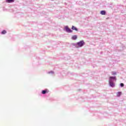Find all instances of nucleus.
<instances>
[{
	"mask_svg": "<svg viewBox=\"0 0 126 126\" xmlns=\"http://www.w3.org/2000/svg\"><path fill=\"white\" fill-rule=\"evenodd\" d=\"M116 74H117V73L116 72H114L112 73L113 75H115Z\"/></svg>",
	"mask_w": 126,
	"mask_h": 126,
	"instance_id": "13",
	"label": "nucleus"
},
{
	"mask_svg": "<svg viewBox=\"0 0 126 126\" xmlns=\"http://www.w3.org/2000/svg\"><path fill=\"white\" fill-rule=\"evenodd\" d=\"M109 84L111 87H115V84H114V83L111 82L110 81H109Z\"/></svg>",
	"mask_w": 126,
	"mask_h": 126,
	"instance_id": "3",
	"label": "nucleus"
},
{
	"mask_svg": "<svg viewBox=\"0 0 126 126\" xmlns=\"http://www.w3.org/2000/svg\"><path fill=\"white\" fill-rule=\"evenodd\" d=\"M100 14H101L102 15H105L106 14V11L102 10L100 11Z\"/></svg>",
	"mask_w": 126,
	"mask_h": 126,
	"instance_id": "5",
	"label": "nucleus"
},
{
	"mask_svg": "<svg viewBox=\"0 0 126 126\" xmlns=\"http://www.w3.org/2000/svg\"><path fill=\"white\" fill-rule=\"evenodd\" d=\"M116 95L117 96V97H120V96H121V95H122V92H119L117 93Z\"/></svg>",
	"mask_w": 126,
	"mask_h": 126,
	"instance_id": "6",
	"label": "nucleus"
},
{
	"mask_svg": "<svg viewBox=\"0 0 126 126\" xmlns=\"http://www.w3.org/2000/svg\"><path fill=\"white\" fill-rule=\"evenodd\" d=\"M65 29L66 32H68V33H71L72 32V30H70V29H69L68 27H65Z\"/></svg>",
	"mask_w": 126,
	"mask_h": 126,
	"instance_id": "2",
	"label": "nucleus"
},
{
	"mask_svg": "<svg viewBox=\"0 0 126 126\" xmlns=\"http://www.w3.org/2000/svg\"><path fill=\"white\" fill-rule=\"evenodd\" d=\"M72 30H75V31H78V30H77V28H76L74 26H72Z\"/></svg>",
	"mask_w": 126,
	"mask_h": 126,
	"instance_id": "9",
	"label": "nucleus"
},
{
	"mask_svg": "<svg viewBox=\"0 0 126 126\" xmlns=\"http://www.w3.org/2000/svg\"><path fill=\"white\" fill-rule=\"evenodd\" d=\"M120 86H121V87H124V86H125V85L123 83H121Z\"/></svg>",
	"mask_w": 126,
	"mask_h": 126,
	"instance_id": "12",
	"label": "nucleus"
},
{
	"mask_svg": "<svg viewBox=\"0 0 126 126\" xmlns=\"http://www.w3.org/2000/svg\"><path fill=\"white\" fill-rule=\"evenodd\" d=\"M112 79L117 80V78H116V77H109V81H112Z\"/></svg>",
	"mask_w": 126,
	"mask_h": 126,
	"instance_id": "4",
	"label": "nucleus"
},
{
	"mask_svg": "<svg viewBox=\"0 0 126 126\" xmlns=\"http://www.w3.org/2000/svg\"><path fill=\"white\" fill-rule=\"evenodd\" d=\"M85 43L83 40H81V41L77 43V45H78L79 47H82L83 45H84Z\"/></svg>",
	"mask_w": 126,
	"mask_h": 126,
	"instance_id": "1",
	"label": "nucleus"
},
{
	"mask_svg": "<svg viewBox=\"0 0 126 126\" xmlns=\"http://www.w3.org/2000/svg\"><path fill=\"white\" fill-rule=\"evenodd\" d=\"M72 39L73 40H76L77 39V36H76V35L73 36L72 37Z\"/></svg>",
	"mask_w": 126,
	"mask_h": 126,
	"instance_id": "10",
	"label": "nucleus"
},
{
	"mask_svg": "<svg viewBox=\"0 0 126 126\" xmlns=\"http://www.w3.org/2000/svg\"><path fill=\"white\" fill-rule=\"evenodd\" d=\"M1 34H6V31H5V30L2 31L1 32Z\"/></svg>",
	"mask_w": 126,
	"mask_h": 126,
	"instance_id": "11",
	"label": "nucleus"
},
{
	"mask_svg": "<svg viewBox=\"0 0 126 126\" xmlns=\"http://www.w3.org/2000/svg\"><path fill=\"white\" fill-rule=\"evenodd\" d=\"M6 2H14V0H6Z\"/></svg>",
	"mask_w": 126,
	"mask_h": 126,
	"instance_id": "8",
	"label": "nucleus"
},
{
	"mask_svg": "<svg viewBox=\"0 0 126 126\" xmlns=\"http://www.w3.org/2000/svg\"><path fill=\"white\" fill-rule=\"evenodd\" d=\"M48 92H48V90H45L42 91V94H46V93H48Z\"/></svg>",
	"mask_w": 126,
	"mask_h": 126,
	"instance_id": "7",
	"label": "nucleus"
}]
</instances>
